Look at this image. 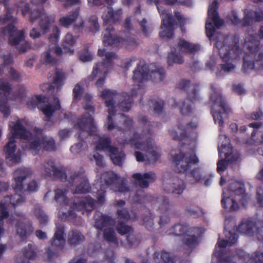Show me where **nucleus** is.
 <instances>
[{
	"label": "nucleus",
	"mask_w": 263,
	"mask_h": 263,
	"mask_svg": "<svg viewBox=\"0 0 263 263\" xmlns=\"http://www.w3.org/2000/svg\"><path fill=\"white\" fill-rule=\"evenodd\" d=\"M197 123L191 122L190 124H179L178 131L174 130H169V133L174 139L183 141L182 147L180 152L176 154L174 158V162L176 167V171L179 173H186L191 167L192 164L198 163L199 160L194 154V141L191 142V146L189 151L187 150L185 145L188 144L190 141L189 137L186 136L185 133L190 128H196Z\"/></svg>",
	"instance_id": "obj_1"
},
{
	"label": "nucleus",
	"mask_w": 263,
	"mask_h": 263,
	"mask_svg": "<svg viewBox=\"0 0 263 263\" xmlns=\"http://www.w3.org/2000/svg\"><path fill=\"white\" fill-rule=\"evenodd\" d=\"M216 47L224 62L221 64V69L224 72L233 71L236 67V63L240 61L243 55L239 37L234 36L223 38L216 42Z\"/></svg>",
	"instance_id": "obj_2"
},
{
	"label": "nucleus",
	"mask_w": 263,
	"mask_h": 263,
	"mask_svg": "<svg viewBox=\"0 0 263 263\" xmlns=\"http://www.w3.org/2000/svg\"><path fill=\"white\" fill-rule=\"evenodd\" d=\"M250 197L245 193V184L240 182L234 181L230 184L228 190H224L221 202L222 206L231 211L239 208L238 202L245 206Z\"/></svg>",
	"instance_id": "obj_3"
},
{
	"label": "nucleus",
	"mask_w": 263,
	"mask_h": 263,
	"mask_svg": "<svg viewBox=\"0 0 263 263\" xmlns=\"http://www.w3.org/2000/svg\"><path fill=\"white\" fill-rule=\"evenodd\" d=\"M244 47L248 50L243 56V64L242 71L249 74L254 70V60L263 69V46L259 47V41L256 34H251L249 38L245 40Z\"/></svg>",
	"instance_id": "obj_4"
},
{
	"label": "nucleus",
	"mask_w": 263,
	"mask_h": 263,
	"mask_svg": "<svg viewBox=\"0 0 263 263\" xmlns=\"http://www.w3.org/2000/svg\"><path fill=\"white\" fill-rule=\"evenodd\" d=\"M178 87L180 89L186 91L189 98L180 102L179 104L180 112L184 116L190 115L194 110L192 103L199 100V88L198 85L191 84L189 81L185 80L180 81Z\"/></svg>",
	"instance_id": "obj_5"
},
{
	"label": "nucleus",
	"mask_w": 263,
	"mask_h": 263,
	"mask_svg": "<svg viewBox=\"0 0 263 263\" xmlns=\"http://www.w3.org/2000/svg\"><path fill=\"white\" fill-rule=\"evenodd\" d=\"M75 126H78L79 129L78 138L80 142L71 146L70 150L74 154H78L82 150L83 145L86 143L84 140L88 136L93 135L97 128L93 123V119L90 117L82 118Z\"/></svg>",
	"instance_id": "obj_6"
},
{
	"label": "nucleus",
	"mask_w": 263,
	"mask_h": 263,
	"mask_svg": "<svg viewBox=\"0 0 263 263\" xmlns=\"http://www.w3.org/2000/svg\"><path fill=\"white\" fill-rule=\"evenodd\" d=\"M60 33V31L58 27L54 26L49 39L51 44L49 45L48 50L41 56V60L45 64L55 65L58 62L57 57L61 55L63 53L62 48L57 44Z\"/></svg>",
	"instance_id": "obj_7"
},
{
	"label": "nucleus",
	"mask_w": 263,
	"mask_h": 263,
	"mask_svg": "<svg viewBox=\"0 0 263 263\" xmlns=\"http://www.w3.org/2000/svg\"><path fill=\"white\" fill-rule=\"evenodd\" d=\"M213 91L211 95L212 105L211 112L215 124H218L222 127L223 125L222 114L229 111L227 102L222 97L220 92L215 87H212Z\"/></svg>",
	"instance_id": "obj_8"
},
{
	"label": "nucleus",
	"mask_w": 263,
	"mask_h": 263,
	"mask_svg": "<svg viewBox=\"0 0 263 263\" xmlns=\"http://www.w3.org/2000/svg\"><path fill=\"white\" fill-rule=\"evenodd\" d=\"M32 175V171L29 168L20 167L15 171L14 173V182L12 183V187L15 191L29 193L34 192L38 190V184L37 182L33 180L29 182L25 188L23 181L27 178L30 177Z\"/></svg>",
	"instance_id": "obj_9"
},
{
	"label": "nucleus",
	"mask_w": 263,
	"mask_h": 263,
	"mask_svg": "<svg viewBox=\"0 0 263 263\" xmlns=\"http://www.w3.org/2000/svg\"><path fill=\"white\" fill-rule=\"evenodd\" d=\"M204 231L202 228H187L186 226L178 224L172 228V230L168 234H174L176 236L183 235V241L185 244L192 247L198 243L197 239Z\"/></svg>",
	"instance_id": "obj_10"
},
{
	"label": "nucleus",
	"mask_w": 263,
	"mask_h": 263,
	"mask_svg": "<svg viewBox=\"0 0 263 263\" xmlns=\"http://www.w3.org/2000/svg\"><path fill=\"white\" fill-rule=\"evenodd\" d=\"M141 138L142 135L137 132H134L133 137L129 139L126 143L134 144L136 149L144 150L146 152V159L149 163L156 162L160 158V149L151 142H147V144L145 145L144 142H138V140Z\"/></svg>",
	"instance_id": "obj_11"
},
{
	"label": "nucleus",
	"mask_w": 263,
	"mask_h": 263,
	"mask_svg": "<svg viewBox=\"0 0 263 263\" xmlns=\"http://www.w3.org/2000/svg\"><path fill=\"white\" fill-rule=\"evenodd\" d=\"M116 57V54L114 52L106 53V59L102 63L96 64L93 68L91 74L88 77V80L92 81L96 78L99 73H103V75L96 83V85L98 89L103 88L106 77L108 73L109 69L112 66V61Z\"/></svg>",
	"instance_id": "obj_12"
},
{
	"label": "nucleus",
	"mask_w": 263,
	"mask_h": 263,
	"mask_svg": "<svg viewBox=\"0 0 263 263\" xmlns=\"http://www.w3.org/2000/svg\"><path fill=\"white\" fill-rule=\"evenodd\" d=\"M201 49L200 46L198 44L191 43L183 39H179L177 49H175L174 52L172 51L168 54L167 63L168 65L173 63L182 64L184 60L180 54L177 53V50L182 53H194Z\"/></svg>",
	"instance_id": "obj_13"
},
{
	"label": "nucleus",
	"mask_w": 263,
	"mask_h": 263,
	"mask_svg": "<svg viewBox=\"0 0 263 263\" xmlns=\"http://www.w3.org/2000/svg\"><path fill=\"white\" fill-rule=\"evenodd\" d=\"M68 182L70 186L75 187L73 194H86L90 191L91 187L88 180L83 168L71 173Z\"/></svg>",
	"instance_id": "obj_14"
},
{
	"label": "nucleus",
	"mask_w": 263,
	"mask_h": 263,
	"mask_svg": "<svg viewBox=\"0 0 263 263\" xmlns=\"http://www.w3.org/2000/svg\"><path fill=\"white\" fill-rule=\"evenodd\" d=\"M65 227L64 225L57 226V230L54 236L50 240L51 246L49 247L47 250L48 258L51 260L58 256V251L62 250L65 243Z\"/></svg>",
	"instance_id": "obj_15"
},
{
	"label": "nucleus",
	"mask_w": 263,
	"mask_h": 263,
	"mask_svg": "<svg viewBox=\"0 0 263 263\" xmlns=\"http://www.w3.org/2000/svg\"><path fill=\"white\" fill-rule=\"evenodd\" d=\"M129 31H120L115 33V29L112 26L109 25L105 30L103 36L104 46H118L120 44L128 41Z\"/></svg>",
	"instance_id": "obj_16"
},
{
	"label": "nucleus",
	"mask_w": 263,
	"mask_h": 263,
	"mask_svg": "<svg viewBox=\"0 0 263 263\" xmlns=\"http://www.w3.org/2000/svg\"><path fill=\"white\" fill-rule=\"evenodd\" d=\"M217 8L218 5L216 0H214L209 7L208 17L205 25L206 32L209 37L213 36L215 31V28L213 25V23L217 28H219L221 27L223 23V21L219 18L217 12Z\"/></svg>",
	"instance_id": "obj_17"
},
{
	"label": "nucleus",
	"mask_w": 263,
	"mask_h": 263,
	"mask_svg": "<svg viewBox=\"0 0 263 263\" xmlns=\"http://www.w3.org/2000/svg\"><path fill=\"white\" fill-rule=\"evenodd\" d=\"M12 90V85L7 80L0 79V111L5 117L10 114L8 105V97Z\"/></svg>",
	"instance_id": "obj_18"
},
{
	"label": "nucleus",
	"mask_w": 263,
	"mask_h": 263,
	"mask_svg": "<svg viewBox=\"0 0 263 263\" xmlns=\"http://www.w3.org/2000/svg\"><path fill=\"white\" fill-rule=\"evenodd\" d=\"M116 95L117 92L116 91L109 89H105L103 90L101 95V97L103 99H105V105L108 107L107 111L109 115L107 117V129L110 131L115 128V125L112 117L114 116L116 113V108L114 98Z\"/></svg>",
	"instance_id": "obj_19"
},
{
	"label": "nucleus",
	"mask_w": 263,
	"mask_h": 263,
	"mask_svg": "<svg viewBox=\"0 0 263 263\" xmlns=\"http://www.w3.org/2000/svg\"><path fill=\"white\" fill-rule=\"evenodd\" d=\"M29 148L34 152V155L37 154L41 148L48 152H54L57 150L55 141L52 137L44 136L42 138H36L30 141Z\"/></svg>",
	"instance_id": "obj_20"
},
{
	"label": "nucleus",
	"mask_w": 263,
	"mask_h": 263,
	"mask_svg": "<svg viewBox=\"0 0 263 263\" xmlns=\"http://www.w3.org/2000/svg\"><path fill=\"white\" fill-rule=\"evenodd\" d=\"M16 141L14 138H9V141L4 147L7 163L9 165H13L21 161V152L16 151Z\"/></svg>",
	"instance_id": "obj_21"
},
{
	"label": "nucleus",
	"mask_w": 263,
	"mask_h": 263,
	"mask_svg": "<svg viewBox=\"0 0 263 263\" xmlns=\"http://www.w3.org/2000/svg\"><path fill=\"white\" fill-rule=\"evenodd\" d=\"M3 32L9 34V42L11 45L16 46L25 40V32L22 30L17 31L13 23H11L3 27Z\"/></svg>",
	"instance_id": "obj_22"
},
{
	"label": "nucleus",
	"mask_w": 263,
	"mask_h": 263,
	"mask_svg": "<svg viewBox=\"0 0 263 263\" xmlns=\"http://www.w3.org/2000/svg\"><path fill=\"white\" fill-rule=\"evenodd\" d=\"M71 207L77 211H92L95 207V201L90 197H75L71 203Z\"/></svg>",
	"instance_id": "obj_23"
},
{
	"label": "nucleus",
	"mask_w": 263,
	"mask_h": 263,
	"mask_svg": "<svg viewBox=\"0 0 263 263\" xmlns=\"http://www.w3.org/2000/svg\"><path fill=\"white\" fill-rule=\"evenodd\" d=\"M42 169L44 170L45 173V177H51L52 174L54 179H59L64 181L66 179V173L62 171L57 168L54 163L52 160H48L42 165Z\"/></svg>",
	"instance_id": "obj_24"
},
{
	"label": "nucleus",
	"mask_w": 263,
	"mask_h": 263,
	"mask_svg": "<svg viewBox=\"0 0 263 263\" xmlns=\"http://www.w3.org/2000/svg\"><path fill=\"white\" fill-rule=\"evenodd\" d=\"M104 1L109 6L107 8V12L105 13L102 16L104 23L106 24L109 23H116L119 21L122 15V9H118L115 11L114 10L113 8L111 7L114 4L113 0H104Z\"/></svg>",
	"instance_id": "obj_25"
},
{
	"label": "nucleus",
	"mask_w": 263,
	"mask_h": 263,
	"mask_svg": "<svg viewBox=\"0 0 263 263\" xmlns=\"http://www.w3.org/2000/svg\"><path fill=\"white\" fill-rule=\"evenodd\" d=\"M29 12L30 21L33 23L44 14V9L41 5H35L30 8V5L28 4H26L22 8V14L23 16H25Z\"/></svg>",
	"instance_id": "obj_26"
},
{
	"label": "nucleus",
	"mask_w": 263,
	"mask_h": 263,
	"mask_svg": "<svg viewBox=\"0 0 263 263\" xmlns=\"http://www.w3.org/2000/svg\"><path fill=\"white\" fill-rule=\"evenodd\" d=\"M140 63L137 64L136 68L133 71V80L135 83H138V87L140 88L142 83L147 80L149 70L145 64L140 65Z\"/></svg>",
	"instance_id": "obj_27"
},
{
	"label": "nucleus",
	"mask_w": 263,
	"mask_h": 263,
	"mask_svg": "<svg viewBox=\"0 0 263 263\" xmlns=\"http://www.w3.org/2000/svg\"><path fill=\"white\" fill-rule=\"evenodd\" d=\"M165 38H171L173 35L174 30L177 27L178 24L176 20H177L178 23L181 25L183 23V18L181 17L179 13H177L175 15V19L172 15L167 14L165 17Z\"/></svg>",
	"instance_id": "obj_28"
},
{
	"label": "nucleus",
	"mask_w": 263,
	"mask_h": 263,
	"mask_svg": "<svg viewBox=\"0 0 263 263\" xmlns=\"http://www.w3.org/2000/svg\"><path fill=\"white\" fill-rule=\"evenodd\" d=\"M16 227L17 234L19 235L22 240H25L34 230L31 222L26 218L24 219V221L18 220Z\"/></svg>",
	"instance_id": "obj_29"
},
{
	"label": "nucleus",
	"mask_w": 263,
	"mask_h": 263,
	"mask_svg": "<svg viewBox=\"0 0 263 263\" xmlns=\"http://www.w3.org/2000/svg\"><path fill=\"white\" fill-rule=\"evenodd\" d=\"M12 136L9 138H19L21 139L28 140L31 136V133L28 131L22 124L20 120H18L13 126L11 127Z\"/></svg>",
	"instance_id": "obj_30"
},
{
	"label": "nucleus",
	"mask_w": 263,
	"mask_h": 263,
	"mask_svg": "<svg viewBox=\"0 0 263 263\" xmlns=\"http://www.w3.org/2000/svg\"><path fill=\"white\" fill-rule=\"evenodd\" d=\"M65 79V73L62 69L55 68V73L53 77L52 83H45L42 86L43 91L46 89L47 91H50L54 89V85L57 88L62 85V82Z\"/></svg>",
	"instance_id": "obj_31"
},
{
	"label": "nucleus",
	"mask_w": 263,
	"mask_h": 263,
	"mask_svg": "<svg viewBox=\"0 0 263 263\" xmlns=\"http://www.w3.org/2000/svg\"><path fill=\"white\" fill-rule=\"evenodd\" d=\"M225 238L223 239L219 240L217 245L218 247H216V250L220 253L222 252V249L229 246H232L234 244L238 239V235L235 233L230 231L225 230L224 231Z\"/></svg>",
	"instance_id": "obj_32"
},
{
	"label": "nucleus",
	"mask_w": 263,
	"mask_h": 263,
	"mask_svg": "<svg viewBox=\"0 0 263 263\" xmlns=\"http://www.w3.org/2000/svg\"><path fill=\"white\" fill-rule=\"evenodd\" d=\"M115 91L117 92L116 90ZM133 93L132 95H129L127 92H123L122 94L119 95L117 92L114 100L117 98V96L118 97V98H120L121 100L118 105L119 108L123 111H128L132 107V104L133 103ZM114 101L115 102V101Z\"/></svg>",
	"instance_id": "obj_33"
},
{
	"label": "nucleus",
	"mask_w": 263,
	"mask_h": 263,
	"mask_svg": "<svg viewBox=\"0 0 263 263\" xmlns=\"http://www.w3.org/2000/svg\"><path fill=\"white\" fill-rule=\"evenodd\" d=\"M61 108L60 100L57 97L54 98V105L48 103L45 105L39 107V109L45 115L47 118V121H49L56 110H59Z\"/></svg>",
	"instance_id": "obj_34"
},
{
	"label": "nucleus",
	"mask_w": 263,
	"mask_h": 263,
	"mask_svg": "<svg viewBox=\"0 0 263 263\" xmlns=\"http://www.w3.org/2000/svg\"><path fill=\"white\" fill-rule=\"evenodd\" d=\"M219 152L220 153L221 157L222 154H223L224 156L228 159V160H232V158H230V154L234 152L232 147L229 144V139L227 136L224 134H220L219 137Z\"/></svg>",
	"instance_id": "obj_35"
},
{
	"label": "nucleus",
	"mask_w": 263,
	"mask_h": 263,
	"mask_svg": "<svg viewBox=\"0 0 263 263\" xmlns=\"http://www.w3.org/2000/svg\"><path fill=\"white\" fill-rule=\"evenodd\" d=\"M116 146L111 145V139L109 136L103 135L99 137L96 144L97 150L109 153L113 152Z\"/></svg>",
	"instance_id": "obj_36"
},
{
	"label": "nucleus",
	"mask_w": 263,
	"mask_h": 263,
	"mask_svg": "<svg viewBox=\"0 0 263 263\" xmlns=\"http://www.w3.org/2000/svg\"><path fill=\"white\" fill-rule=\"evenodd\" d=\"M154 174L151 172L145 173L142 175L141 173H135L132 175V178L135 179V183L138 184L140 187L147 188L149 186V181L153 180Z\"/></svg>",
	"instance_id": "obj_37"
},
{
	"label": "nucleus",
	"mask_w": 263,
	"mask_h": 263,
	"mask_svg": "<svg viewBox=\"0 0 263 263\" xmlns=\"http://www.w3.org/2000/svg\"><path fill=\"white\" fill-rule=\"evenodd\" d=\"M85 239V236L77 230H70L68 233L67 242L70 246H77L82 243Z\"/></svg>",
	"instance_id": "obj_38"
},
{
	"label": "nucleus",
	"mask_w": 263,
	"mask_h": 263,
	"mask_svg": "<svg viewBox=\"0 0 263 263\" xmlns=\"http://www.w3.org/2000/svg\"><path fill=\"white\" fill-rule=\"evenodd\" d=\"M230 158H232V160H228L224 156L223 154H222V156H220V153H219V157L220 159L219 160L217 163V170L218 173L223 172L227 167L228 165V163H233L238 160V155L236 153L232 152V154H230Z\"/></svg>",
	"instance_id": "obj_39"
},
{
	"label": "nucleus",
	"mask_w": 263,
	"mask_h": 263,
	"mask_svg": "<svg viewBox=\"0 0 263 263\" xmlns=\"http://www.w3.org/2000/svg\"><path fill=\"white\" fill-rule=\"evenodd\" d=\"M14 195L5 196L3 199L6 203L9 204H11L14 208L17 205H20L25 201L24 193L20 191H15Z\"/></svg>",
	"instance_id": "obj_40"
},
{
	"label": "nucleus",
	"mask_w": 263,
	"mask_h": 263,
	"mask_svg": "<svg viewBox=\"0 0 263 263\" xmlns=\"http://www.w3.org/2000/svg\"><path fill=\"white\" fill-rule=\"evenodd\" d=\"M255 222L250 219L242 221L237 228L238 231L242 234L248 236H252L256 229Z\"/></svg>",
	"instance_id": "obj_41"
},
{
	"label": "nucleus",
	"mask_w": 263,
	"mask_h": 263,
	"mask_svg": "<svg viewBox=\"0 0 263 263\" xmlns=\"http://www.w3.org/2000/svg\"><path fill=\"white\" fill-rule=\"evenodd\" d=\"M98 217L96 218L95 227L96 229L102 230L104 228L111 226L115 223L114 219L111 217L102 213H99Z\"/></svg>",
	"instance_id": "obj_42"
},
{
	"label": "nucleus",
	"mask_w": 263,
	"mask_h": 263,
	"mask_svg": "<svg viewBox=\"0 0 263 263\" xmlns=\"http://www.w3.org/2000/svg\"><path fill=\"white\" fill-rule=\"evenodd\" d=\"M260 126V123H252L249 124V127L256 128L252 133L251 140L253 143L258 145L263 144V131L257 129Z\"/></svg>",
	"instance_id": "obj_43"
},
{
	"label": "nucleus",
	"mask_w": 263,
	"mask_h": 263,
	"mask_svg": "<svg viewBox=\"0 0 263 263\" xmlns=\"http://www.w3.org/2000/svg\"><path fill=\"white\" fill-rule=\"evenodd\" d=\"M111 160L112 163L118 166H122L123 164V161L125 158V154L124 152L116 146L113 152L108 153Z\"/></svg>",
	"instance_id": "obj_44"
},
{
	"label": "nucleus",
	"mask_w": 263,
	"mask_h": 263,
	"mask_svg": "<svg viewBox=\"0 0 263 263\" xmlns=\"http://www.w3.org/2000/svg\"><path fill=\"white\" fill-rule=\"evenodd\" d=\"M167 188L170 192L179 195L182 193L185 185L182 180L175 178L172 183H167Z\"/></svg>",
	"instance_id": "obj_45"
},
{
	"label": "nucleus",
	"mask_w": 263,
	"mask_h": 263,
	"mask_svg": "<svg viewBox=\"0 0 263 263\" xmlns=\"http://www.w3.org/2000/svg\"><path fill=\"white\" fill-rule=\"evenodd\" d=\"M119 177L113 172L107 171L103 173L101 176V180L107 186H114L118 181Z\"/></svg>",
	"instance_id": "obj_46"
},
{
	"label": "nucleus",
	"mask_w": 263,
	"mask_h": 263,
	"mask_svg": "<svg viewBox=\"0 0 263 263\" xmlns=\"http://www.w3.org/2000/svg\"><path fill=\"white\" fill-rule=\"evenodd\" d=\"M79 16V9H77L71 14L61 17L59 20V24L63 27L68 28L78 18Z\"/></svg>",
	"instance_id": "obj_47"
},
{
	"label": "nucleus",
	"mask_w": 263,
	"mask_h": 263,
	"mask_svg": "<svg viewBox=\"0 0 263 263\" xmlns=\"http://www.w3.org/2000/svg\"><path fill=\"white\" fill-rule=\"evenodd\" d=\"M263 18V13L262 12H256L251 11L246 14L243 20L242 21V25L247 26L250 25L251 23L254 21L259 22Z\"/></svg>",
	"instance_id": "obj_48"
},
{
	"label": "nucleus",
	"mask_w": 263,
	"mask_h": 263,
	"mask_svg": "<svg viewBox=\"0 0 263 263\" xmlns=\"http://www.w3.org/2000/svg\"><path fill=\"white\" fill-rule=\"evenodd\" d=\"M45 97L42 95H36L32 97L27 103V107L30 109H34L37 107L39 109L40 106H42L43 104L45 102Z\"/></svg>",
	"instance_id": "obj_49"
},
{
	"label": "nucleus",
	"mask_w": 263,
	"mask_h": 263,
	"mask_svg": "<svg viewBox=\"0 0 263 263\" xmlns=\"http://www.w3.org/2000/svg\"><path fill=\"white\" fill-rule=\"evenodd\" d=\"M23 255L26 258H23L21 262L17 261V263H30L28 259H34L36 254L34 250V246L31 243H29L27 248H24Z\"/></svg>",
	"instance_id": "obj_50"
},
{
	"label": "nucleus",
	"mask_w": 263,
	"mask_h": 263,
	"mask_svg": "<svg viewBox=\"0 0 263 263\" xmlns=\"http://www.w3.org/2000/svg\"><path fill=\"white\" fill-rule=\"evenodd\" d=\"M55 20V16L46 15L43 18L40 20L39 26L44 33H47L50 30L51 24Z\"/></svg>",
	"instance_id": "obj_51"
},
{
	"label": "nucleus",
	"mask_w": 263,
	"mask_h": 263,
	"mask_svg": "<svg viewBox=\"0 0 263 263\" xmlns=\"http://www.w3.org/2000/svg\"><path fill=\"white\" fill-rule=\"evenodd\" d=\"M76 37L71 34L67 33L66 35L62 45L65 52H69L71 54H73V50L69 47L73 46L76 43Z\"/></svg>",
	"instance_id": "obj_52"
},
{
	"label": "nucleus",
	"mask_w": 263,
	"mask_h": 263,
	"mask_svg": "<svg viewBox=\"0 0 263 263\" xmlns=\"http://www.w3.org/2000/svg\"><path fill=\"white\" fill-rule=\"evenodd\" d=\"M103 238L108 242L115 245L118 244V238L112 228H108L104 229L103 231Z\"/></svg>",
	"instance_id": "obj_53"
},
{
	"label": "nucleus",
	"mask_w": 263,
	"mask_h": 263,
	"mask_svg": "<svg viewBox=\"0 0 263 263\" xmlns=\"http://www.w3.org/2000/svg\"><path fill=\"white\" fill-rule=\"evenodd\" d=\"M139 25L143 34L145 36H149L153 30L152 23L148 22L145 18H143L139 22Z\"/></svg>",
	"instance_id": "obj_54"
},
{
	"label": "nucleus",
	"mask_w": 263,
	"mask_h": 263,
	"mask_svg": "<svg viewBox=\"0 0 263 263\" xmlns=\"http://www.w3.org/2000/svg\"><path fill=\"white\" fill-rule=\"evenodd\" d=\"M67 190L57 189L55 190V200L60 203V205L68 204V199L66 197Z\"/></svg>",
	"instance_id": "obj_55"
},
{
	"label": "nucleus",
	"mask_w": 263,
	"mask_h": 263,
	"mask_svg": "<svg viewBox=\"0 0 263 263\" xmlns=\"http://www.w3.org/2000/svg\"><path fill=\"white\" fill-rule=\"evenodd\" d=\"M34 213L39 220L41 225H44L47 223L48 217L40 207H35Z\"/></svg>",
	"instance_id": "obj_56"
},
{
	"label": "nucleus",
	"mask_w": 263,
	"mask_h": 263,
	"mask_svg": "<svg viewBox=\"0 0 263 263\" xmlns=\"http://www.w3.org/2000/svg\"><path fill=\"white\" fill-rule=\"evenodd\" d=\"M116 230L121 235L127 234L133 231L132 227L126 224L124 222L120 221L116 225Z\"/></svg>",
	"instance_id": "obj_57"
},
{
	"label": "nucleus",
	"mask_w": 263,
	"mask_h": 263,
	"mask_svg": "<svg viewBox=\"0 0 263 263\" xmlns=\"http://www.w3.org/2000/svg\"><path fill=\"white\" fill-rule=\"evenodd\" d=\"M151 102L153 104L154 113L156 115H158L162 112L164 105V102L163 100L157 101L152 100Z\"/></svg>",
	"instance_id": "obj_58"
},
{
	"label": "nucleus",
	"mask_w": 263,
	"mask_h": 263,
	"mask_svg": "<svg viewBox=\"0 0 263 263\" xmlns=\"http://www.w3.org/2000/svg\"><path fill=\"white\" fill-rule=\"evenodd\" d=\"M112 190L115 192L126 193L129 191V188L126 186V184L122 181L118 183V181L112 186Z\"/></svg>",
	"instance_id": "obj_59"
},
{
	"label": "nucleus",
	"mask_w": 263,
	"mask_h": 263,
	"mask_svg": "<svg viewBox=\"0 0 263 263\" xmlns=\"http://www.w3.org/2000/svg\"><path fill=\"white\" fill-rule=\"evenodd\" d=\"M117 214L118 218L120 219L127 221L130 218L129 211L126 208L118 209L117 210Z\"/></svg>",
	"instance_id": "obj_60"
},
{
	"label": "nucleus",
	"mask_w": 263,
	"mask_h": 263,
	"mask_svg": "<svg viewBox=\"0 0 263 263\" xmlns=\"http://www.w3.org/2000/svg\"><path fill=\"white\" fill-rule=\"evenodd\" d=\"M9 206V203H6L3 200L0 202V215L4 219L8 218L9 215L7 210Z\"/></svg>",
	"instance_id": "obj_61"
},
{
	"label": "nucleus",
	"mask_w": 263,
	"mask_h": 263,
	"mask_svg": "<svg viewBox=\"0 0 263 263\" xmlns=\"http://www.w3.org/2000/svg\"><path fill=\"white\" fill-rule=\"evenodd\" d=\"M191 176L194 178L196 183L203 179L204 175L199 168H195L191 173Z\"/></svg>",
	"instance_id": "obj_62"
},
{
	"label": "nucleus",
	"mask_w": 263,
	"mask_h": 263,
	"mask_svg": "<svg viewBox=\"0 0 263 263\" xmlns=\"http://www.w3.org/2000/svg\"><path fill=\"white\" fill-rule=\"evenodd\" d=\"M89 22L90 23V30L92 32H96L99 29V24L98 22V17L96 15L91 16Z\"/></svg>",
	"instance_id": "obj_63"
},
{
	"label": "nucleus",
	"mask_w": 263,
	"mask_h": 263,
	"mask_svg": "<svg viewBox=\"0 0 263 263\" xmlns=\"http://www.w3.org/2000/svg\"><path fill=\"white\" fill-rule=\"evenodd\" d=\"M153 259L155 263H164V250L160 252L155 251L153 255Z\"/></svg>",
	"instance_id": "obj_64"
}]
</instances>
